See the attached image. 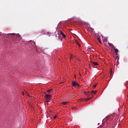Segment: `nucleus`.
I'll return each mask as SVG.
<instances>
[{
  "mask_svg": "<svg viewBox=\"0 0 128 128\" xmlns=\"http://www.w3.org/2000/svg\"><path fill=\"white\" fill-rule=\"evenodd\" d=\"M72 110H78V108H76V107H72Z\"/></svg>",
  "mask_w": 128,
  "mask_h": 128,
  "instance_id": "4468645a",
  "label": "nucleus"
},
{
  "mask_svg": "<svg viewBox=\"0 0 128 128\" xmlns=\"http://www.w3.org/2000/svg\"><path fill=\"white\" fill-rule=\"evenodd\" d=\"M105 41H106V42H108V39H106V40H105Z\"/></svg>",
  "mask_w": 128,
  "mask_h": 128,
  "instance_id": "4be33fe9",
  "label": "nucleus"
},
{
  "mask_svg": "<svg viewBox=\"0 0 128 128\" xmlns=\"http://www.w3.org/2000/svg\"><path fill=\"white\" fill-rule=\"evenodd\" d=\"M97 40H98V42H99L102 44V40H100V38H98Z\"/></svg>",
  "mask_w": 128,
  "mask_h": 128,
  "instance_id": "9d476101",
  "label": "nucleus"
},
{
  "mask_svg": "<svg viewBox=\"0 0 128 128\" xmlns=\"http://www.w3.org/2000/svg\"><path fill=\"white\" fill-rule=\"evenodd\" d=\"M46 100H50L52 98V95L50 94H46L44 96Z\"/></svg>",
  "mask_w": 128,
  "mask_h": 128,
  "instance_id": "7ed1b4c3",
  "label": "nucleus"
},
{
  "mask_svg": "<svg viewBox=\"0 0 128 128\" xmlns=\"http://www.w3.org/2000/svg\"><path fill=\"white\" fill-rule=\"evenodd\" d=\"M91 62L92 64H94V66H98V64L96 62L91 61Z\"/></svg>",
  "mask_w": 128,
  "mask_h": 128,
  "instance_id": "39448f33",
  "label": "nucleus"
},
{
  "mask_svg": "<svg viewBox=\"0 0 128 128\" xmlns=\"http://www.w3.org/2000/svg\"><path fill=\"white\" fill-rule=\"evenodd\" d=\"M56 118H57V116H54V119H56Z\"/></svg>",
  "mask_w": 128,
  "mask_h": 128,
  "instance_id": "aec40b11",
  "label": "nucleus"
},
{
  "mask_svg": "<svg viewBox=\"0 0 128 128\" xmlns=\"http://www.w3.org/2000/svg\"><path fill=\"white\" fill-rule=\"evenodd\" d=\"M112 48H114H114H114V46H112L111 47Z\"/></svg>",
  "mask_w": 128,
  "mask_h": 128,
  "instance_id": "a211bd4d",
  "label": "nucleus"
},
{
  "mask_svg": "<svg viewBox=\"0 0 128 128\" xmlns=\"http://www.w3.org/2000/svg\"><path fill=\"white\" fill-rule=\"evenodd\" d=\"M88 48H90V46H89V47Z\"/></svg>",
  "mask_w": 128,
  "mask_h": 128,
  "instance_id": "5701e85b",
  "label": "nucleus"
},
{
  "mask_svg": "<svg viewBox=\"0 0 128 128\" xmlns=\"http://www.w3.org/2000/svg\"><path fill=\"white\" fill-rule=\"evenodd\" d=\"M92 98H84L82 101L83 102H88V100H90Z\"/></svg>",
  "mask_w": 128,
  "mask_h": 128,
  "instance_id": "423d86ee",
  "label": "nucleus"
},
{
  "mask_svg": "<svg viewBox=\"0 0 128 128\" xmlns=\"http://www.w3.org/2000/svg\"><path fill=\"white\" fill-rule=\"evenodd\" d=\"M114 52H116V56H118V48H115L114 49Z\"/></svg>",
  "mask_w": 128,
  "mask_h": 128,
  "instance_id": "0eeeda50",
  "label": "nucleus"
},
{
  "mask_svg": "<svg viewBox=\"0 0 128 128\" xmlns=\"http://www.w3.org/2000/svg\"><path fill=\"white\" fill-rule=\"evenodd\" d=\"M26 94H28V96H30V95L28 94V92H26Z\"/></svg>",
  "mask_w": 128,
  "mask_h": 128,
  "instance_id": "412c9836",
  "label": "nucleus"
},
{
  "mask_svg": "<svg viewBox=\"0 0 128 128\" xmlns=\"http://www.w3.org/2000/svg\"><path fill=\"white\" fill-rule=\"evenodd\" d=\"M84 94H86V96H88V94H92V93H90V92H86L84 91Z\"/></svg>",
  "mask_w": 128,
  "mask_h": 128,
  "instance_id": "1a4fd4ad",
  "label": "nucleus"
},
{
  "mask_svg": "<svg viewBox=\"0 0 128 128\" xmlns=\"http://www.w3.org/2000/svg\"><path fill=\"white\" fill-rule=\"evenodd\" d=\"M8 34L9 36H15L16 38V40H22V38H20V34H17L16 36V34Z\"/></svg>",
  "mask_w": 128,
  "mask_h": 128,
  "instance_id": "f257e3e1",
  "label": "nucleus"
},
{
  "mask_svg": "<svg viewBox=\"0 0 128 128\" xmlns=\"http://www.w3.org/2000/svg\"><path fill=\"white\" fill-rule=\"evenodd\" d=\"M68 104V102H65L61 103V104H64V106H66V104Z\"/></svg>",
  "mask_w": 128,
  "mask_h": 128,
  "instance_id": "6e6552de",
  "label": "nucleus"
},
{
  "mask_svg": "<svg viewBox=\"0 0 128 128\" xmlns=\"http://www.w3.org/2000/svg\"><path fill=\"white\" fill-rule=\"evenodd\" d=\"M59 33L60 34H62V36H63L64 38H66V34H64L62 32L60 31Z\"/></svg>",
  "mask_w": 128,
  "mask_h": 128,
  "instance_id": "20e7f679",
  "label": "nucleus"
},
{
  "mask_svg": "<svg viewBox=\"0 0 128 128\" xmlns=\"http://www.w3.org/2000/svg\"><path fill=\"white\" fill-rule=\"evenodd\" d=\"M74 58V56L70 55V60H72V58Z\"/></svg>",
  "mask_w": 128,
  "mask_h": 128,
  "instance_id": "f3484780",
  "label": "nucleus"
},
{
  "mask_svg": "<svg viewBox=\"0 0 128 128\" xmlns=\"http://www.w3.org/2000/svg\"><path fill=\"white\" fill-rule=\"evenodd\" d=\"M110 72H112V70H110Z\"/></svg>",
  "mask_w": 128,
  "mask_h": 128,
  "instance_id": "393cba45",
  "label": "nucleus"
},
{
  "mask_svg": "<svg viewBox=\"0 0 128 128\" xmlns=\"http://www.w3.org/2000/svg\"><path fill=\"white\" fill-rule=\"evenodd\" d=\"M96 92H98L96 90L94 92V90L92 91V94H96Z\"/></svg>",
  "mask_w": 128,
  "mask_h": 128,
  "instance_id": "f8f14e48",
  "label": "nucleus"
},
{
  "mask_svg": "<svg viewBox=\"0 0 128 128\" xmlns=\"http://www.w3.org/2000/svg\"><path fill=\"white\" fill-rule=\"evenodd\" d=\"M94 88H96V84H94Z\"/></svg>",
  "mask_w": 128,
  "mask_h": 128,
  "instance_id": "6ab92c4d",
  "label": "nucleus"
},
{
  "mask_svg": "<svg viewBox=\"0 0 128 128\" xmlns=\"http://www.w3.org/2000/svg\"><path fill=\"white\" fill-rule=\"evenodd\" d=\"M76 44H78V46H80V43H78V42L77 40L76 41Z\"/></svg>",
  "mask_w": 128,
  "mask_h": 128,
  "instance_id": "9b49d317",
  "label": "nucleus"
},
{
  "mask_svg": "<svg viewBox=\"0 0 128 128\" xmlns=\"http://www.w3.org/2000/svg\"><path fill=\"white\" fill-rule=\"evenodd\" d=\"M46 102H48V101H46Z\"/></svg>",
  "mask_w": 128,
  "mask_h": 128,
  "instance_id": "b1692460",
  "label": "nucleus"
},
{
  "mask_svg": "<svg viewBox=\"0 0 128 128\" xmlns=\"http://www.w3.org/2000/svg\"><path fill=\"white\" fill-rule=\"evenodd\" d=\"M56 38H60V32L58 34H56Z\"/></svg>",
  "mask_w": 128,
  "mask_h": 128,
  "instance_id": "ddd939ff",
  "label": "nucleus"
},
{
  "mask_svg": "<svg viewBox=\"0 0 128 128\" xmlns=\"http://www.w3.org/2000/svg\"><path fill=\"white\" fill-rule=\"evenodd\" d=\"M108 44H109L110 46H111V48H112V46H114V44H111V43H108Z\"/></svg>",
  "mask_w": 128,
  "mask_h": 128,
  "instance_id": "2eb2a0df",
  "label": "nucleus"
},
{
  "mask_svg": "<svg viewBox=\"0 0 128 128\" xmlns=\"http://www.w3.org/2000/svg\"><path fill=\"white\" fill-rule=\"evenodd\" d=\"M52 90H49L47 91V92H48V94H50V92H52Z\"/></svg>",
  "mask_w": 128,
  "mask_h": 128,
  "instance_id": "dca6fc26",
  "label": "nucleus"
},
{
  "mask_svg": "<svg viewBox=\"0 0 128 128\" xmlns=\"http://www.w3.org/2000/svg\"><path fill=\"white\" fill-rule=\"evenodd\" d=\"M72 86H75V87L80 86V84H78V83L75 81L72 82Z\"/></svg>",
  "mask_w": 128,
  "mask_h": 128,
  "instance_id": "f03ea898",
  "label": "nucleus"
}]
</instances>
